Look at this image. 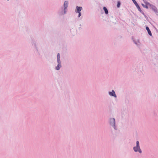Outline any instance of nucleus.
Wrapping results in <instances>:
<instances>
[{"instance_id":"nucleus-5","label":"nucleus","mask_w":158,"mask_h":158,"mask_svg":"<svg viewBox=\"0 0 158 158\" xmlns=\"http://www.w3.org/2000/svg\"><path fill=\"white\" fill-rule=\"evenodd\" d=\"M109 94L110 95H111L113 96H114L115 97H116V96L115 94V92L114 90H112V91L111 92H109Z\"/></svg>"},{"instance_id":"nucleus-2","label":"nucleus","mask_w":158,"mask_h":158,"mask_svg":"<svg viewBox=\"0 0 158 158\" xmlns=\"http://www.w3.org/2000/svg\"><path fill=\"white\" fill-rule=\"evenodd\" d=\"M133 3H134V4L137 7V9H138V10L139 11H141V9L139 6V5H138V3L136 2L135 0H132Z\"/></svg>"},{"instance_id":"nucleus-1","label":"nucleus","mask_w":158,"mask_h":158,"mask_svg":"<svg viewBox=\"0 0 158 158\" xmlns=\"http://www.w3.org/2000/svg\"><path fill=\"white\" fill-rule=\"evenodd\" d=\"M133 149L135 152L138 151L140 153L142 152L140 148L139 142L138 141H136V146L133 148Z\"/></svg>"},{"instance_id":"nucleus-7","label":"nucleus","mask_w":158,"mask_h":158,"mask_svg":"<svg viewBox=\"0 0 158 158\" xmlns=\"http://www.w3.org/2000/svg\"><path fill=\"white\" fill-rule=\"evenodd\" d=\"M146 30L148 32L149 34V35L151 36L152 35V33L151 32V31L149 29V28L148 27H146Z\"/></svg>"},{"instance_id":"nucleus-9","label":"nucleus","mask_w":158,"mask_h":158,"mask_svg":"<svg viewBox=\"0 0 158 158\" xmlns=\"http://www.w3.org/2000/svg\"><path fill=\"white\" fill-rule=\"evenodd\" d=\"M103 10H104L106 14H107L108 13V10L106 7H104Z\"/></svg>"},{"instance_id":"nucleus-12","label":"nucleus","mask_w":158,"mask_h":158,"mask_svg":"<svg viewBox=\"0 0 158 158\" xmlns=\"http://www.w3.org/2000/svg\"><path fill=\"white\" fill-rule=\"evenodd\" d=\"M57 62L58 63V64H59V65H60V59H57Z\"/></svg>"},{"instance_id":"nucleus-13","label":"nucleus","mask_w":158,"mask_h":158,"mask_svg":"<svg viewBox=\"0 0 158 158\" xmlns=\"http://www.w3.org/2000/svg\"><path fill=\"white\" fill-rule=\"evenodd\" d=\"M60 59V54L58 53L57 55V59Z\"/></svg>"},{"instance_id":"nucleus-10","label":"nucleus","mask_w":158,"mask_h":158,"mask_svg":"<svg viewBox=\"0 0 158 158\" xmlns=\"http://www.w3.org/2000/svg\"><path fill=\"white\" fill-rule=\"evenodd\" d=\"M120 2L119 1H118L117 2V6L118 8H119L120 7Z\"/></svg>"},{"instance_id":"nucleus-6","label":"nucleus","mask_w":158,"mask_h":158,"mask_svg":"<svg viewBox=\"0 0 158 158\" xmlns=\"http://www.w3.org/2000/svg\"><path fill=\"white\" fill-rule=\"evenodd\" d=\"M76 8L77 11L76 12H80L82 9L81 7H79L78 6H77Z\"/></svg>"},{"instance_id":"nucleus-11","label":"nucleus","mask_w":158,"mask_h":158,"mask_svg":"<svg viewBox=\"0 0 158 158\" xmlns=\"http://www.w3.org/2000/svg\"><path fill=\"white\" fill-rule=\"evenodd\" d=\"M59 65H59V64H58V65H57V66H56V69L57 70H59L60 69Z\"/></svg>"},{"instance_id":"nucleus-8","label":"nucleus","mask_w":158,"mask_h":158,"mask_svg":"<svg viewBox=\"0 0 158 158\" xmlns=\"http://www.w3.org/2000/svg\"><path fill=\"white\" fill-rule=\"evenodd\" d=\"M146 3V5H144L143 4H142V5L145 8L147 9H148V5H150V4L148 2Z\"/></svg>"},{"instance_id":"nucleus-3","label":"nucleus","mask_w":158,"mask_h":158,"mask_svg":"<svg viewBox=\"0 0 158 158\" xmlns=\"http://www.w3.org/2000/svg\"><path fill=\"white\" fill-rule=\"evenodd\" d=\"M68 3L67 1H65L64 3V13H65V10L66 9L67 7H68Z\"/></svg>"},{"instance_id":"nucleus-4","label":"nucleus","mask_w":158,"mask_h":158,"mask_svg":"<svg viewBox=\"0 0 158 158\" xmlns=\"http://www.w3.org/2000/svg\"><path fill=\"white\" fill-rule=\"evenodd\" d=\"M115 123V119L114 118H111L110 119V124L113 126H114Z\"/></svg>"},{"instance_id":"nucleus-14","label":"nucleus","mask_w":158,"mask_h":158,"mask_svg":"<svg viewBox=\"0 0 158 158\" xmlns=\"http://www.w3.org/2000/svg\"><path fill=\"white\" fill-rule=\"evenodd\" d=\"M78 13H79L78 16L80 17L81 15V13L80 12Z\"/></svg>"}]
</instances>
